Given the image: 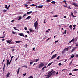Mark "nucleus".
<instances>
[{
    "label": "nucleus",
    "mask_w": 78,
    "mask_h": 78,
    "mask_svg": "<svg viewBox=\"0 0 78 78\" xmlns=\"http://www.w3.org/2000/svg\"><path fill=\"white\" fill-rule=\"evenodd\" d=\"M34 25L35 30H38V28H37V26H38V22H37V21H36L34 23Z\"/></svg>",
    "instance_id": "1"
},
{
    "label": "nucleus",
    "mask_w": 78,
    "mask_h": 78,
    "mask_svg": "<svg viewBox=\"0 0 78 78\" xmlns=\"http://www.w3.org/2000/svg\"><path fill=\"white\" fill-rule=\"evenodd\" d=\"M52 72H53V71H50L49 73L47 76H48V78L49 77H50L52 75Z\"/></svg>",
    "instance_id": "2"
},
{
    "label": "nucleus",
    "mask_w": 78,
    "mask_h": 78,
    "mask_svg": "<svg viewBox=\"0 0 78 78\" xmlns=\"http://www.w3.org/2000/svg\"><path fill=\"white\" fill-rule=\"evenodd\" d=\"M44 63H42L40 64L38 66V68H41V67H42L43 66H44Z\"/></svg>",
    "instance_id": "3"
},
{
    "label": "nucleus",
    "mask_w": 78,
    "mask_h": 78,
    "mask_svg": "<svg viewBox=\"0 0 78 78\" xmlns=\"http://www.w3.org/2000/svg\"><path fill=\"white\" fill-rule=\"evenodd\" d=\"M57 56V54H55L54 55L52 56L51 58V59H53V58H56V57Z\"/></svg>",
    "instance_id": "4"
},
{
    "label": "nucleus",
    "mask_w": 78,
    "mask_h": 78,
    "mask_svg": "<svg viewBox=\"0 0 78 78\" xmlns=\"http://www.w3.org/2000/svg\"><path fill=\"white\" fill-rule=\"evenodd\" d=\"M7 42L8 44H12L11 42L12 41L9 40H7L6 41Z\"/></svg>",
    "instance_id": "5"
},
{
    "label": "nucleus",
    "mask_w": 78,
    "mask_h": 78,
    "mask_svg": "<svg viewBox=\"0 0 78 78\" xmlns=\"http://www.w3.org/2000/svg\"><path fill=\"white\" fill-rule=\"evenodd\" d=\"M55 73H56V72L55 71H54L53 72H52V76H54L55 75Z\"/></svg>",
    "instance_id": "6"
},
{
    "label": "nucleus",
    "mask_w": 78,
    "mask_h": 78,
    "mask_svg": "<svg viewBox=\"0 0 78 78\" xmlns=\"http://www.w3.org/2000/svg\"><path fill=\"white\" fill-rule=\"evenodd\" d=\"M29 30L31 33H34V30H32L31 29H30Z\"/></svg>",
    "instance_id": "7"
},
{
    "label": "nucleus",
    "mask_w": 78,
    "mask_h": 78,
    "mask_svg": "<svg viewBox=\"0 0 78 78\" xmlns=\"http://www.w3.org/2000/svg\"><path fill=\"white\" fill-rule=\"evenodd\" d=\"M73 6H75V7H76L77 8L78 7V5H77V4H76L75 3H74L73 4Z\"/></svg>",
    "instance_id": "8"
},
{
    "label": "nucleus",
    "mask_w": 78,
    "mask_h": 78,
    "mask_svg": "<svg viewBox=\"0 0 78 78\" xmlns=\"http://www.w3.org/2000/svg\"><path fill=\"white\" fill-rule=\"evenodd\" d=\"M19 35H20V36H24V35H23L22 33H20Z\"/></svg>",
    "instance_id": "9"
},
{
    "label": "nucleus",
    "mask_w": 78,
    "mask_h": 78,
    "mask_svg": "<svg viewBox=\"0 0 78 78\" xmlns=\"http://www.w3.org/2000/svg\"><path fill=\"white\" fill-rule=\"evenodd\" d=\"M20 68H19L18 69V71L17 72V74H18V73H19V72L20 71Z\"/></svg>",
    "instance_id": "10"
},
{
    "label": "nucleus",
    "mask_w": 78,
    "mask_h": 78,
    "mask_svg": "<svg viewBox=\"0 0 78 78\" xmlns=\"http://www.w3.org/2000/svg\"><path fill=\"white\" fill-rule=\"evenodd\" d=\"M31 16H29L28 17H27L26 18L25 20H27V19H29L31 18Z\"/></svg>",
    "instance_id": "11"
},
{
    "label": "nucleus",
    "mask_w": 78,
    "mask_h": 78,
    "mask_svg": "<svg viewBox=\"0 0 78 78\" xmlns=\"http://www.w3.org/2000/svg\"><path fill=\"white\" fill-rule=\"evenodd\" d=\"M10 75V73H9V72L8 73L7 75H6L7 77H9Z\"/></svg>",
    "instance_id": "12"
},
{
    "label": "nucleus",
    "mask_w": 78,
    "mask_h": 78,
    "mask_svg": "<svg viewBox=\"0 0 78 78\" xmlns=\"http://www.w3.org/2000/svg\"><path fill=\"white\" fill-rule=\"evenodd\" d=\"M43 7V5H39L38 6V8H42Z\"/></svg>",
    "instance_id": "13"
},
{
    "label": "nucleus",
    "mask_w": 78,
    "mask_h": 78,
    "mask_svg": "<svg viewBox=\"0 0 78 78\" xmlns=\"http://www.w3.org/2000/svg\"><path fill=\"white\" fill-rule=\"evenodd\" d=\"M74 40H75V39L74 38L73 39L70 41H69V43H71V42H73V41H74Z\"/></svg>",
    "instance_id": "14"
},
{
    "label": "nucleus",
    "mask_w": 78,
    "mask_h": 78,
    "mask_svg": "<svg viewBox=\"0 0 78 78\" xmlns=\"http://www.w3.org/2000/svg\"><path fill=\"white\" fill-rule=\"evenodd\" d=\"M32 12H33L30 11V12H28L26 13V14H31V13H32Z\"/></svg>",
    "instance_id": "15"
},
{
    "label": "nucleus",
    "mask_w": 78,
    "mask_h": 78,
    "mask_svg": "<svg viewBox=\"0 0 78 78\" xmlns=\"http://www.w3.org/2000/svg\"><path fill=\"white\" fill-rule=\"evenodd\" d=\"M64 50L65 51H68V50H69V49L67 48H65Z\"/></svg>",
    "instance_id": "16"
},
{
    "label": "nucleus",
    "mask_w": 78,
    "mask_h": 78,
    "mask_svg": "<svg viewBox=\"0 0 78 78\" xmlns=\"http://www.w3.org/2000/svg\"><path fill=\"white\" fill-rule=\"evenodd\" d=\"M50 1H51V0H47L46 1V2H47V3H49Z\"/></svg>",
    "instance_id": "17"
},
{
    "label": "nucleus",
    "mask_w": 78,
    "mask_h": 78,
    "mask_svg": "<svg viewBox=\"0 0 78 78\" xmlns=\"http://www.w3.org/2000/svg\"><path fill=\"white\" fill-rule=\"evenodd\" d=\"M40 59V58H39L36 59L35 61V62H37L38 61H39Z\"/></svg>",
    "instance_id": "18"
},
{
    "label": "nucleus",
    "mask_w": 78,
    "mask_h": 78,
    "mask_svg": "<svg viewBox=\"0 0 78 78\" xmlns=\"http://www.w3.org/2000/svg\"><path fill=\"white\" fill-rule=\"evenodd\" d=\"M51 3H52V4H55L56 3V2H55V1H52L51 2Z\"/></svg>",
    "instance_id": "19"
},
{
    "label": "nucleus",
    "mask_w": 78,
    "mask_h": 78,
    "mask_svg": "<svg viewBox=\"0 0 78 78\" xmlns=\"http://www.w3.org/2000/svg\"><path fill=\"white\" fill-rule=\"evenodd\" d=\"M37 6L36 5H34V4H33L30 5V6Z\"/></svg>",
    "instance_id": "20"
},
{
    "label": "nucleus",
    "mask_w": 78,
    "mask_h": 78,
    "mask_svg": "<svg viewBox=\"0 0 78 78\" xmlns=\"http://www.w3.org/2000/svg\"><path fill=\"white\" fill-rule=\"evenodd\" d=\"M46 66H44L43 67V68L41 70V71H43V70H44V69H45V68H46Z\"/></svg>",
    "instance_id": "21"
},
{
    "label": "nucleus",
    "mask_w": 78,
    "mask_h": 78,
    "mask_svg": "<svg viewBox=\"0 0 78 78\" xmlns=\"http://www.w3.org/2000/svg\"><path fill=\"white\" fill-rule=\"evenodd\" d=\"M69 28L71 30H72V25H70L69 27Z\"/></svg>",
    "instance_id": "22"
},
{
    "label": "nucleus",
    "mask_w": 78,
    "mask_h": 78,
    "mask_svg": "<svg viewBox=\"0 0 78 78\" xmlns=\"http://www.w3.org/2000/svg\"><path fill=\"white\" fill-rule=\"evenodd\" d=\"M22 67H25L26 68H27V66L26 65H24Z\"/></svg>",
    "instance_id": "23"
},
{
    "label": "nucleus",
    "mask_w": 78,
    "mask_h": 78,
    "mask_svg": "<svg viewBox=\"0 0 78 78\" xmlns=\"http://www.w3.org/2000/svg\"><path fill=\"white\" fill-rule=\"evenodd\" d=\"M51 63H50L47 66V67H48V66H50V65H51Z\"/></svg>",
    "instance_id": "24"
},
{
    "label": "nucleus",
    "mask_w": 78,
    "mask_h": 78,
    "mask_svg": "<svg viewBox=\"0 0 78 78\" xmlns=\"http://www.w3.org/2000/svg\"><path fill=\"white\" fill-rule=\"evenodd\" d=\"M64 53H65V51H64V50H63V51L62 52V54L63 55H64Z\"/></svg>",
    "instance_id": "25"
},
{
    "label": "nucleus",
    "mask_w": 78,
    "mask_h": 78,
    "mask_svg": "<svg viewBox=\"0 0 78 78\" xmlns=\"http://www.w3.org/2000/svg\"><path fill=\"white\" fill-rule=\"evenodd\" d=\"M15 42L16 43H20V42H21V41H15Z\"/></svg>",
    "instance_id": "26"
},
{
    "label": "nucleus",
    "mask_w": 78,
    "mask_h": 78,
    "mask_svg": "<svg viewBox=\"0 0 78 78\" xmlns=\"http://www.w3.org/2000/svg\"><path fill=\"white\" fill-rule=\"evenodd\" d=\"M21 19H22V17L21 16L19 17L18 20H21Z\"/></svg>",
    "instance_id": "27"
},
{
    "label": "nucleus",
    "mask_w": 78,
    "mask_h": 78,
    "mask_svg": "<svg viewBox=\"0 0 78 78\" xmlns=\"http://www.w3.org/2000/svg\"><path fill=\"white\" fill-rule=\"evenodd\" d=\"M13 28L14 29V30H17V29L16 28V27H14Z\"/></svg>",
    "instance_id": "28"
},
{
    "label": "nucleus",
    "mask_w": 78,
    "mask_h": 78,
    "mask_svg": "<svg viewBox=\"0 0 78 78\" xmlns=\"http://www.w3.org/2000/svg\"><path fill=\"white\" fill-rule=\"evenodd\" d=\"M53 17H58V15H54L53 16Z\"/></svg>",
    "instance_id": "29"
},
{
    "label": "nucleus",
    "mask_w": 78,
    "mask_h": 78,
    "mask_svg": "<svg viewBox=\"0 0 78 78\" xmlns=\"http://www.w3.org/2000/svg\"><path fill=\"white\" fill-rule=\"evenodd\" d=\"M12 61V59H11L10 61L9 62V65H10L11 64V61Z\"/></svg>",
    "instance_id": "30"
},
{
    "label": "nucleus",
    "mask_w": 78,
    "mask_h": 78,
    "mask_svg": "<svg viewBox=\"0 0 78 78\" xmlns=\"http://www.w3.org/2000/svg\"><path fill=\"white\" fill-rule=\"evenodd\" d=\"M3 11L4 12H3L5 13V12H6V11H7V10H4Z\"/></svg>",
    "instance_id": "31"
},
{
    "label": "nucleus",
    "mask_w": 78,
    "mask_h": 78,
    "mask_svg": "<svg viewBox=\"0 0 78 78\" xmlns=\"http://www.w3.org/2000/svg\"><path fill=\"white\" fill-rule=\"evenodd\" d=\"M67 32V30H65L64 33H63V34H66V32Z\"/></svg>",
    "instance_id": "32"
},
{
    "label": "nucleus",
    "mask_w": 78,
    "mask_h": 78,
    "mask_svg": "<svg viewBox=\"0 0 78 78\" xmlns=\"http://www.w3.org/2000/svg\"><path fill=\"white\" fill-rule=\"evenodd\" d=\"M59 58H60V56H58V57H57V58H56V59H59Z\"/></svg>",
    "instance_id": "33"
},
{
    "label": "nucleus",
    "mask_w": 78,
    "mask_h": 78,
    "mask_svg": "<svg viewBox=\"0 0 78 78\" xmlns=\"http://www.w3.org/2000/svg\"><path fill=\"white\" fill-rule=\"evenodd\" d=\"M55 61H53L52 62H51V64H53V63H54V62H55Z\"/></svg>",
    "instance_id": "34"
},
{
    "label": "nucleus",
    "mask_w": 78,
    "mask_h": 78,
    "mask_svg": "<svg viewBox=\"0 0 78 78\" xmlns=\"http://www.w3.org/2000/svg\"><path fill=\"white\" fill-rule=\"evenodd\" d=\"M9 59H8L7 61V63H9Z\"/></svg>",
    "instance_id": "35"
},
{
    "label": "nucleus",
    "mask_w": 78,
    "mask_h": 78,
    "mask_svg": "<svg viewBox=\"0 0 78 78\" xmlns=\"http://www.w3.org/2000/svg\"><path fill=\"white\" fill-rule=\"evenodd\" d=\"M24 5L26 7H27V6H28V5L27 4H25Z\"/></svg>",
    "instance_id": "36"
},
{
    "label": "nucleus",
    "mask_w": 78,
    "mask_h": 78,
    "mask_svg": "<svg viewBox=\"0 0 78 78\" xmlns=\"http://www.w3.org/2000/svg\"><path fill=\"white\" fill-rule=\"evenodd\" d=\"M19 56H18V57L15 60V61H17V60L18 59V58H19Z\"/></svg>",
    "instance_id": "37"
},
{
    "label": "nucleus",
    "mask_w": 78,
    "mask_h": 78,
    "mask_svg": "<svg viewBox=\"0 0 78 78\" xmlns=\"http://www.w3.org/2000/svg\"><path fill=\"white\" fill-rule=\"evenodd\" d=\"M78 70V69H76L74 70L73 71H77Z\"/></svg>",
    "instance_id": "38"
},
{
    "label": "nucleus",
    "mask_w": 78,
    "mask_h": 78,
    "mask_svg": "<svg viewBox=\"0 0 78 78\" xmlns=\"http://www.w3.org/2000/svg\"><path fill=\"white\" fill-rule=\"evenodd\" d=\"M63 3H65V4L67 2H66V1L64 0L63 1Z\"/></svg>",
    "instance_id": "39"
},
{
    "label": "nucleus",
    "mask_w": 78,
    "mask_h": 78,
    "mask_svg": "<svg viewBox=\"0 0 78 78\" xmlns=\"http://www.w3.org/2000/svg\"><path fill=\"white\" fill-rule=\"evenodd\" d=\"M24 29L25 30H28V29H27V27H25Z\"/></svg>",
    "instance_id": "40"
},
{
    "label": "nucleus",
    "mask_w": 78,
    "mask_h": 78,
    "mask_svg": "<svg viewBox=\"0 0 78 78\" xmlns=\"http://www.w3.org/2000/svg\"><path fill=\"white\" fill-rule=\"evenodd\" d=\"M23 76H25V75H26V73H25V74H23Z\"/></svg>",
    "instance_id": "41"
},
{
    "label": "nucleus",
    "mask_w": 78,
    "mask_h": 78,
    "mask_svg": "<svg viewBox=\"0 0 78 78\" xmlns=\"http://www.w3.org/2000/svg\"><path fill=\"white\" fill-rule=\"evenodd\" d=\"M14 56H12L11 58V59H12V58H14Z\"/></svg>",
    "instance_id": "42"
},
{
    "label": "nucleus",
    "mask_w": 78,
    "mask_h": 78,
    "mask_svg": "<svg viewBox=\"0 0 78 78\" xmlns=\"http://www.w3.org/2000/svg\"><path fill=\"white\" fill-rule=\"evenodd\" d=\"M12 33H13V34H15V32L14 31H13L12 32Z\"/></svg>",
    "instance_id": "43"
},
{
    "label": "nucleus",
    "mask_w": 78,
    "mask_h": 78,
    "mask_svg": "<svg viewBox=\"0 0 78 78\" xmlns=\"http://www.w3.org/2000/svg\"><path fill=\"white\" fill-rule=\"evenodd\" d=\"M73 17H76V16H74V15H73L72 16Z\"/></svg>",
    "instance_id": "44"
},
{
    "label": "nucleus",
    "mask_w": 78,
    "mask_h": 78,
    "mask_svg": "<svg viewBox=\"0 0 78 78\" xmlns=\"http://www.w3.org/2000/svg\"><path fill=\"white\" fill-rule=\"evenodd\" d=\"M68 9H71V8H70V6H68Z\"/></svg>",
    "instance_id": "45"
},
{
    "label": "nucleus",
    "mask_w": 78,
    "mask_h": 78,
    "mask_svg": "<svg viewBox=\"0 0 78 78\" xmlns=\"http://www.w3.org/2000/svg\"><path fill=\"white\" fill-rule=\"evenodd\" d=\"M5 66H6V63H5L4 64L3 68H5Z\"/></svg>",
    "instance_id": "46"
},
{
    "label": "nucleus",
    "mask_w": 78,
    "mask_h": 78,
    "mask_svg": "<svg viewBox=\"0 0 78 78\" xmlns=\"http://www.w3.org/2000/svg\"><path fill=\"white\" fill-rule=\"evenodd\" d=\"M28 78H33V77L32 76H30Z\"/></svg>",
    "instance_id": "47"
},
{
    "label": "nucleus",
    "mask_w": 78,
    "mask_h": 78,
    "mask_svg": "<svg viewBox=\"0 0 78 78\" xmlns=\"http://www.w3.org/2000/svg\"><path fill=\"white\" fill-rule=\"evenodd\" d=\"M4 37H5L4 36V37H0V38H4Z\"/></svg>",
    "instance_id": "48"
},
{
    "label": "nucleus",
    "mask_w": 78,
    "mask_h": 78,
    "mask_svg": "<svg viewBox=\"0 0 78 78\" xmlns=\"http://www.w3.org/2000/svg\"><path fill=\"white\" fill-rule=\"evenodd\" d=\"M51 37L50 38H48V39L46 40V41H48V40L49 39H51Z\"/></svg>",
    "instance_id": "49"
},
{
    "label": "nucleus",
    "mask_w": 78,
    "mask_h": 78,
    "mask_svg": "<svg viewBox=\"0 0 78 78\" xmlns=\"http://www.w3.org/2000/svg\"><path fill=\"white\" fill-rule=\"evenodd\" d=\"M32 61H33V62H36V60H35V59H34L32 60Z\"/></svg>",
    "instance_id": "50"
},
{
    "label": "nucleus",
    "mask_w": 78,
    "mask_h": 78,
    "mask_svg": "<svg viewBox=\"0 0 78 78\" xmlns=\"http://www.w3.org/2000/svg\"><path fill=\"white\" fill-rule=\"evenodd\" d=\"M5 31H4L3 32V36H5Z\"/></svg>",
    "instance_id": "51"
},
{
    "label": "nucleus",
    "mask_w": 78,
    "mask_h": 78,
    "mask_svg": "<svg viewBox=\"0 0 78 78\" xmlns=\"http://www.w3.org/2000/svg\"><path fill=\"white\" fill-rule=\"evenodd\" d=\"M74 57H75V56L74 55H72L71 56V58H74Z\"/></svg>",
    "instance_id": "52"
},
{
    "label": "nucleus",
    "mask_w": 78,
    "mask_h": 78,
    "mask_svg": "<svg viewBox=\"0 0 78 78\" xmlns=\"http://www.w3.org/2000/svg\"><path fill=\"white\" fill-rule=\"evenodd\" d=\"M61 65H62V64H61V63H59L58 64L59 66H61Z\"/></svg>",
    "instance_id": "53"
},
{
    "label": "nucleus",
    "mask_w": 78,
    "mask_h": 78,
    "mask_svg": "<svg viewBox=\"0 0 78 78\" xmlns=\"http://www.w3.org/2000/svg\"><path fill=\"white\" fill-rule=\"evenodd\" d=\"M27 16V14H25L23 16V17H25V16Z\"/></svg>",
    "instance_id": "54"
},
{
    "label": "nucleus",
    "mask_w": 78,
    "mask_h": 78,
    "mask_svg": "<svg viewBox=\"0 0 78 78\" xmlns=\"http://www.w3.org/2000/svg\"><path fill=\"white\" fill-rule=\"evenodd\" d=\"M71 15L72 16H73V13L71 12Z\"/></svg>",
    "instance_id": "55"
},
{
    "label": "nucleus",
    "mask_w": 78,
    "mask_h": 78,
    "mask_svg": "<svg viewBox=\"0 0 78 78\" xmlns=\"http://www.w3.org/2000/svg\"><path fill=\"white\" fill-rule=\"evenodd\" d=\"M72 61H71L70 63V65H71V64H72Z\"/></svg>",
    "instance_id": "56"
},
{
    "label": "nucleus",
    "mask_w": 78,
    "mask_h": 78,
    "mask_svg": "<svg viewBox=\"0 0 78 78\" xmlns=\"http://www.w3.org/2000/svg\"><path fill=\"white\" fill-rule=\"evenodd\" d=\"M74 51V49H73L71 50V52H73V51Z\"/></svg>",
    "instance_id": "57"
},
{
    "label": "nucleus",
    "mask_w": 78,
    "mask_h": 78,
    "mask_svg": "<svg viewBox=\"0 0 78 78\" xmlns=\"http://www.w3.org/2000/svg\"><path fill=\"white\" fill-rule=\"evenodd\" d=\"M67 61V59H65V61L64 62H66V61Z\"/></svg>",
    "instance_id": "58"
},
{
    "label": "nucleus",
    "mask_w": 78,
    "mask_h": 78,
    "mask_svg": "<svg viewBox=\"0 0 78 78\" xmlns=\"http://www.w3.org/2000/svg\"><path fill=\"white\" fill-rule=\"evenodd\" d=\"M11 22H14V20H13L11 21Z\"/></svg>",
    "instance_id": "59"
},
{
    "label": "nucleus",
    "mask_w": 78,
    "mask_h": 78,
    "mask_svg": "<svg viewBox=\"0 0 78 78\" xmlns=\"http://www.w3.org/2000/svg\"><path fill=\"white\" fill-rule=\"evenodd\" d=\"M56 42H58V41H56L55 42V44L56 43Z\"/></svg>",
    "instance_id": "60"
},
{
    "label": "nucleus",
    "mask_w": 78,
    "mask_h": 78,
    "mask_svg": "<svg viewBox=\"0 0 78 78\" xmlns=\"http://www.w3.org/2000/svg\"><path fill=\"white\" fill-rule=\"evenodd\" d=\"M30 64H33V62H30Z\"/></svg>",
    "instance_id": "61"
},
{
    "label": "nucleus",
    "mask_w": 78,
    "mask_h": 78,
    "mask_svg": "<svg viewBox=\"0 0 78 78\" xmlns=\"http://www.w3.org/2000/svg\"><path fill=\"white\" fill-rule=\"evenodd\" d=\"M27 33L29 34V33H30V31H27Z\"/></svg>",
    "instance_id": "62"
},
{
    "label": "nucleus",
    "mask_w": 78,
    "mask_h": 78,
    "mask_svg": "<svg viewBox=\"0 0 78 78\" xmlns=\"http://www.w3.org/2000/svg\"><path fill=\"white\" fill-rule=\"evenodd\" d=\"M66 18H67V16H64V18H65V19H66Z\"/></svg>",
    "instance_id": "63"
},
{
    "label": "nucleus",
    "mask_w": 78,
    "mask_h": 78,
    "mask_svg": "<svg viewBox=\"0 0 78 78\" xmlns=\"http://www.w3.org/2000/svg\"><path fill=\"white\" fill-rule=\"evenodd\" d=\"M58 72H57L56 73V75H58Z\"/></svg>",
    "instance_id": "64"
}]
</instances>
